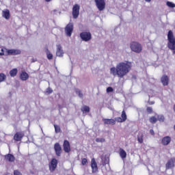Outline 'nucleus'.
<instances>
[{
  "instance_id": "obj_1",
  "label": "nucleus",
  "mask_w": 175,
  "mask_h": 175,
  "mask_svg": "<svg viewBox=\"0 0 175 175\" xmlns=\"http://www.w3.org/2000/svg\"><path fill=\"white\" fill-rule=\"evenodd\" d=\"M132 70V63L125 61L118 63L116 67L110 68V73L113 76H118L119 79H122Z\"/></svg>"
},
{
  "instance_id": "obj_2",
  "label": "nucleus",
  "mask_w": 175,
  "mask_h": 175,
  "mask_svg": "<svg viewBox=\"0 0 175 175\" xmlns=\"http://www.w3.org/2000/svg\"><path fill=\"white\" fill-rule=\"evenodd\" d=\"M130 47L132 51L138 54L143 51V46H142V44L139 43L138 42H132L130 44Z\"/></svg>"
},
{
  "instance_id": "obj_3",
  "label": "nucleus",
  "mask_w": 175,
  "mask_h": 175,
  "mask_svg": "<svg viewBox=\"0 0 175 175\" xmlns=\"http://www.w3.org/2000/svg\"><path fill=\"white\" fill-rule=\"evenodd\" d=\"M96 8L100 12L105 10L106 8V2L105 0H94Z\"/></svg>"
},
{
  "instance_id": "obj_4",
  "label": "nucleus",
  "mask_w": 175,
  "mask_h": 175,
  "mask_svg": "<svg viewBox=\"0 0 175 175\" xmlns=\"http://www.w3.org/2000/svg\"><path fill=\"white\" fill-rule=\"evenodd\" d=\"M81 39L83 40V42H89L92 39V36L90 32L83 31L80 33Z\"/></svg>"
},
{
  "instance_id": "obj_5",
  "label": "nucleus",
  "mask_w": 175,
  "mask_h": 175,
  "mask_svg": "<svg viewBox=\"0 0 175 175\" xmlns=\"http://www.w3.org/2000/svg\"><path fill=\"white\" fill-rule=\"evenodd\" d=\"M90 166L92 167V173L93 174H95V173H98V163H96V161L94 158L92 159Z\"/></svg>"
},
{
  "instance_id": "obj_6",
  "label": "nucleus",
  "mask_w": 175,
  "mask_h": 175,
  "mask_svg": "<svg viewBox=\"0 0 175 175\" xmlns=\"http://www.w3.org/2000/svg\"><path fill=\"white\" fill-rule=\"evenodd\" d=\"M80 14V5L79 4L74 5L72 8V16L73 18H77Z\"/></svg>"
},
{
  "instance_id": "obj_7",
  "label": "nucleus",
  "mask_w": 175,
  "mask_h": 175,
  "mask_svg": "<svg viewBox=\"0 0 175 175\" xmlns=\"http://www.w3.org/2000/svg\"><path fill=\"white\" fill-rule=\"evenodd\" d=\"M65 32L67 36H72L73 33V23H69L65 27Z\"/></svg>"
},
{
  "instance_id": "obj_8",
  "label": "nucleus",
  "mask_w": 175,
  "mask_h": 175,
  "mask_svg": "<svg viewBox=\"0 0 175 175\" xmlns=\"http://www.w3.org/2000/svg\"><path fill=\"white\" fill-rule=\"evenodd\" d=\"M175 166V157L170 159L165 164L166 170L173 169Z\"/></svg>"
},
{
  "instance_id": "obj_9",
  "label": "nucleus",
  "mask_w": 175,
  "mask_h": 175,
  "mask_svg": "<svg viewBox=\"0 0 175 175\" xmlns=\"http://www.w3.org/2000/svg\"><path fill=\"white\" fill-rule=\"evenodd\" d=\"M54 150L55 152V155L57 157H61V154H62V147H61V145L59 143L56 142L54 144Z\"/></svg>"
},
{
  "instance_id": "obj_10",
  "label": "nucleus",
  "mask_w": 175,
  "mask_h": 175,
  "mask_svg": "<svg viewBox=\"0 0 175 175\" xmlns=\"http://www.w3.org/2000/svg\"><path fill=\"white\" fill-rule=\"evenodd\" d=\"M57 165H58V161H57V159H53L51 161V163L49 164L50 172H54L55 170V169H57Z\"/></svg>"
},
{
  "instance_id": "obj_11",
  "label": "nucleus",
  "mask_w": 175,
  "mask_h": 175,
  "mask_svg": "<svg viewBox=\"0 0 175 175\" xmlns=\"http://www.w3.org/2000/svg\"><path fill=\"white\" fill-rule=\"evenodd\" d=\"M24 136H25L24 132L23 131L17 132L14 135V140H15V142H21Z\"/></svg>"
},
{
  "instance_id": "obj_12",
  "label": "nucleus",
  "mask_w": 175,
  "mask_h": 175,
  "mask_svg": "<svg viewBox=\"0 0 175 175\" xmlns=\"http://www.w3.org/2000/svg\"><path fill=\"white\" fill-rule=\"evenodd\" d=\"M7 55H19L21 54V51L18 49H6Z\"/></svg>"
},
{
  "instance_id": "obj_13",
  "label": "nucleus",
  "mask_w": 175,
  "mask_h": 175,
  "mask_svg": "<svg viewBox=\"0 0 175 175\" xmlns=\"http://www.w3.org/2000/svg\"><path fill=\"white\" fill-rule=\"evenodd\" d=\"M63 148L64 152L69 153L70 151V143L68 140H64L63 143Z\"/></svg>"
},
{
  "instance_id": "obj_14",
  "label": "nucleus",
  "mask_w": 175,
  "mask_h": 175,
  "mask_svg": "<svg viewBox=\"0 0 175 175\" xmlns=\"http://www.w3.org/2000/svg\"><path fill=\"white\" fill-rule=\"evenodd\" d=\"M161 81L164 87L169 85V77L166 75H164L161 78Z\"/></svg>"
},
{
  "instance_id": "obj_15",
  "label": "nucleus",
  "mask_w": 175,
  "mask_h": 175,
  "mask_svg": "<svg viewBox=\"0 0 175 175\" xmlns=\"http://www.w3.org/2000/svg\"><path fill=\"white\" fill-rule=\"evenodd\" d=\"M170 142H172V137L166 136L162 138L161 144H163V146H168V144H170Z\"/></svg>"
},
{
  "instance_id": "obj_16",
  "label": "nucleus",
  "mask_w": 175,
  "mask_h": 175,
  "mask_svg": "<svg viewBox=\"0 0 175 175\" xmlns=\"http://www.w3.org/2000/svg\"><path fill=\"white\" fill-rule=\"evenodd\" d=\"M56 55L57 57H64V50H62L61 44L57 45Z\"/></svg>"
},
{
  "instance_id": "obj_17",
  "label": "nucleus",
  "mask_w": 175,
  "mask_h": 175,
  "mask_svg": "<svg viewBox=\"0 0 175 175\" xmlns=\"http://www.w3.org/2000/svg\"><path fill=\"white\" fill-rule=\"evenodd\" d=\"M20 79L22 80V81H27L28 79H29V75L27 72L22 71L20 74Z\"/></svg>"
},
{
  "instance_id": "obj_18",
  "label": "nucleus",
  "mask_w": 175,
  "mask_h": 175,
  "mask_svg": "<svg viewBox=\"0 0 175 175\" xmlns=\"http://www.w3.org/2000/svg\"><path fill=\"white\" fill-rule=\"evenodd\" d=\"M4 158L8 162H14V161H16V157H14V155L10 153L5 154Z\"/></svg>"
},
{
  "instance_id": "obj_19",
  "label": "nucleus",
  "mask_w": 175,
  "mask_h": 175,
  "mask_svg": "<svg viewBox=\"0 0 175 175\" xmlns=\"http://www.w3.org/2000/svg\"><path fill=\"white\" fill-rule=\"evenodd\" d=\"M105 125H116V120L114 119H103Z\"/></svg>"
},
{
  "instance_id": "obj_20",
  "label": "nucleus",
  "mask_w": 175,
  "mask_h": 175,
  "mask_svg": "<svg viewBox=\"0 0 175 175\" xmlns=\"http://www.w3.org/2000/svg\"><path fill=\"white\" fill-rule=\"evenodd\" d=\"M3 17L6 20H9V18H10V11H9V10L3 11Z\"/></svg>"
},
{
  "instance_id": "obj_21",
  "label": "nucleus",
  "mask_w": 175,
  "mask_h": 175,
  "mask_svg": "<svg viewBox=\"0 0 175 175\" xmlns=\"http://www.w3.org/2000/svg\"><path fill=\"white\" fill-rule=\"evenodd\" d=\"M120 157L122 159H125V158H126V152H125V150L122 148H120Z\"/></svg>"
},
{
  "instance_id": "obj_22",
  "label": "nucleus",
  "mask_w": 175,
  "mask_h": 175,
  "mask_svg": "<svg viewBox=\"0 0 175 175\" xmlns=\"http://www.w3.org/2000/svg\"><path fill=\"white\" fill-rule=\"evenodd\" d=\"M17 73H18L17 68H14L10 71L11 77H16V76H17Z\"/></svg>"
},
{
  "instance_id": "obj_23",
  "label": "nucleus",
  "mask_w": 175,
  "mask_h": 175,
  "mask_svg": "<svg viewBox=\"0 0 175 175\" xmlns=\"http://www.w3.org/2000/svg\"><path fill=\"white\" fill-rule=\"evenodd\" d=\"M144 137V135H143V133H139V135L137 136V142L142 144H143L144 139L143 137Z\"/></svg>"
},
{
  "instance_id": "obj_24",
  "label": "nucleus",
  "mask_w": 175,
  "mask_h": 175,
  "mask_svg": "<svg viewBox=\"0 0 175 175\" xmlns=\"http://www.w3.org/2000/svg\"><path fill=\"white\" fill-rule=\"evenodd\" d=\"M149 121L150 122V124H156V122L158 121V118L157 116H151L149 118Z\"/></svg>"
},
{
  "instance_id": "obj_25",
  "label": "nucleus",
  "mask_w": 175,
  "mask_h": 175,
  "mask_svg": "<svg viewBox=\"0 0 175 175\" xmlns=\"http://www.w3.org/2000/svg\"><path fill=\"white\" fill-rule=\"evenodd\" d=\"M81 111L84 113H90V107L87 106V105H84L82 108H81Z\"/></svg>"
},
{
  "instance_id": "obj_26",
  "label": "nucleus",
  "mask_w": 175,
  "mask_h": 175,
  "mask_svg": "<svg viewBox=\"0 0 175 175\" xmlns=\"http://www.w3.org/2000/svg\"><path fill=\"white\" fill-rule=\"evenodd\" d=\"M157 121L159 122H165V116L163 115H157Z\"/></svg>"
},
{
  "instance_id": "obj_27",
  "label": "nucleus",
  "mask_w": 175,
  "mask_h": 175,
  "mask_svg": "<svg viewBox=\"0 0 175 175\" xmlns=\"http://www.w3.org/2000/svg\"><path fill=\"white\" fill-rule=\"evenodd\" d=\"M46 57L48 59H53V53H50L49 49H46Z\"/></svg>"
},
{
  "instance_id": "obj_28",
  "label": "nucleus",
  "mask_w": 175,
  "mask_h": 175,
  "mask_svg": "<svg viewBox=\"0 0 175 175\" xmlns=\"http://www.w3.org/2000/svg\"><path fill=\"white\" fill-rule=\"evenodd\" d=\"M6 80V75L3 73H0V83H2V81H5Z\"/></svg>"
},
{
  "instance_id": "obj_29",
  "label": "nucleus",
  "mask_w": 175,
  "mask_h": 175,
  "mask_svg": "<svg viewBox=\"0 0 175 175\" xmlns=\"http://www.w3.org/2000/svg\"><path fill=\"white\" fill-rule=\"evenodd\" d=\"M53 126L55 128V133H59V132H61V127H59V126L54 124Z\"/></svg>"
},
{
  "instance_id": "obj_30",
  "label": "nucleus",
  "mask_w": 175,
  "mask_h": 175,
  "mask_svg": "<svg viewBox=\"0 0 175 175\" xmlns=\"http://www.w3.org/2000/svg\"><path fill=\"white\" fill-rule=\"evenodd\" d=\"M121 117L123 122H125L126 121V113H125V111H122Z\"/></svg>"
},
{
  "instance_id": "obj_31",
  "label": "nucleus",
  "mask_w": 175,
  "mask_h": 175,
  "mask_svg": "<svg viewBox=\"0 0 175 175\" xmlns=\"http://www.w3.org/2000/svg\"><path fill=\"white\" fill-rule=\"evenodd\" d=\"M96 142L97 143H105V142H106V139H105V138H96Z\"/></svg>"
},
{
  "instance_id": "obj_32",
  "label": "nucleus",
  "mask_w": 175,
  "mask_h": 175,
  "mask_svg": "<svg viewBox=\"0 0 175 175\" xmlns=\"http://www.w3.org/2000/svg\"><path fill=\"white\" fill-rule=\"evenodd\" d=\"M76 94L79 95V98H83V93L81 92V90L77 89L76 90Z\"/></svg>"
},
{
  "instance_id": "obj_33",
  "label": "nucleus",
  "mask_w": 175,
  "mask_h": 175,
  "mask_svg": "<svg viewBox=\"0 0 175 175\" xmlns=\"http://www.w3.org/2000/svg\"><path fill=\"white\" fill-rule=\"evenodd\" d=\"M81 163H82L83 166H85V165L88 163V160L87 159H85V158H83L81 160Z\"/></svg>"
},
{
  "instance_id": "obj_34",
  "label": "nucleus",
  "mask_w": 175,
  "mask_h": 175,
  "mask_svg": "<svg viewBox=\"0 0 175 175\" xmlns=\"http://www.w3.org/2000/svg\"><path fill=\"white\" fill-rule=\"evenodd\" d=\"M167 5H168L169 8H175V4L170 1H167Z\"/></svg>"
},
{
  "instance_id": "obj_35",
  "label": "nucleus",
  "mask_w": 175,
  "mask_h": 175,
  "mask_svg": "<svg viewBox=\"0 0 175 175\" xmlns=\"http://www.w3.org/2000/svg\"><path fill=\"white\" fill-rule=\"evenodd\" d=\"M146 111L149 114H151L152 113V107H148L146 108Z\"/></svg>"
},
{
  "instance_id": "obj_36",
  "label": "nucleus",
  "mask_w": 175,
  "mask_h": 175,
  "mask_svg": "<svg viewBox=\"0 0 175 175\" xmlns=\"http://www.w3.org/2000/svg\"><path fill=\"white\" fill-rule=\"evenodd\" d=\"M14 175H23V174L18 170H14Z\"/></svg>"
},
{
  "instance_id": "obj_37",
  "label": "nucleus",
  "mask_w": 175,
  "mask_h": 175,
  "mask_svg": "<svg viewBox=\"0 0 175 175\" xmlns=\"http://www.w3.org/2000/svg\"><path fill=\"white\" fill-rule=\"evenodd\" d=\"M114 120L115 121H117V122H124L121 117L116 118Z\"/></svg>"
},
{
  "instance_id": "obj_38",
  "label": "nucleus",
  "mask_w": 175,
  "mask_h": 175,
  "mask_svg": "<svg viewBox=\"0 0 175 175\" xmlns=\"http://www.w3.org/2000/svg\"><path fill=\"white\" fill-rule=\"evenodd\" d=\"M46 94H53V89H51V88H48L47 89H46Z\"/></svg>"
},
{
  "instance_id": "obj_39",
  "label": "nucleus",
  "mask_w": 175,
  "mask_h": 175,
  "mask_svg": "<svg viewBox=\"0 0 175 175\" xmlns=\"http://www.w3.org/2000/svg\"><path fill=\"white\" fill-rule=\"evenodd\" d=\"M113 91H114V89H113L111 87H108L107 88V92H113Z\"/></svg>"
},
{
  "instance_id": "obj_40",
  "label": "nucleus",
  "mask_w": 175,
  "mask_h": 175,
  "mask_svg": "<svg viewBox=\"0 0 175 175\" xmlns=\"http://www.w3.org/2000/svg\"><path fill=\"white\" fill-rule=\"evenodd\" d=\"M150 135H152V136H154L155 135V133L154 132V130H152V129L150 130Z\"/></svg>"
},
{
  "instance_id": "obj_41",
  "label": "nucleus",
  "mask_w": 175,
  "mask_h": 175,
  "mask_svg": "<svg viewBox=\"0 0 175 175\" xmlns=\"http://www.w3.org/2000/svg\"><path fill=\"white\" fill-rule=\"evenodd\" d=\"M5 51H3V49H1V52H0V55H5Z\"/></svg>"
},
{
  "instance_id": "obj_42",
  "label": "nucleus",
  "mask_w": 175,
  "mask_h": 175,
  "mask_svg": "<svg viewBox=\"0 0 175 175\" xmlns=\"http://www.w3.org/2000/svg\"><path fill=\"white\" fill-rule=\"evenodd\" d=\"M53 0H45V2H51Z\"/></svg>"
},
{
  "instance_id": "obj_43",
  "label": "nucleus",
  "mask_w": 175,
  "mask_h": 175,
  "mask_svg": "<svg viewBox=\"0 0 175 175\" xmlns=\"http://www.w3.org/2000/svg\"><path fill=\"white\" fill-rule=\"evenodd\" d=\"M146 2H151V0H145Z\"/></svg>"
},
{
  "instance_id": "obj_44",
  "label": "nucleus",
  "mask_w": 175,
  "mask_h": 175,
  "mask_svg": "<svg viewBox=\"0 0 175 175\" xmlns=\"http://www.w3.org/2000/svg\"><path fill=\"white\" fill-rule=\"evenodd\" d=\"M174 131H175V125L174 126Z\"/></svg>"
}]
</instances>
